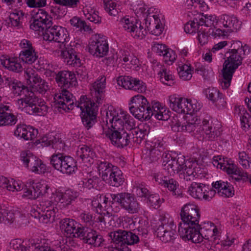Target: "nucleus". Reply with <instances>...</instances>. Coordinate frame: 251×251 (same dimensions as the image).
<instances>
[{
    "mask_svg": "<svg viewBox=\"0 0 251 251\" xmlns=\"http://www.w3.org/2000/svg\"><path fill=\"white\" fill-rule=\"evenodd\" d=\"M146 199L148 204L155 209L159 208L164 201L163 199H161L159 196L156 194L150 193Z\"/></svg>",
    "mask_w": 251,
    "mask_h": 251,
    "instance_id": "3c124183",
    "label": "nucleus"
},
{
    "mask_svg": "<svg viewBox=\"0 0 251 251\" xmlns=\"http://www.w3.org/2000/svg\"><path fill=\"white\" fill-rule=\"evenodd\" d=\"M184 169L182 172L180 173L179 176L186 181H190L194 179L197 175V171L199 168L196 167L195 163L188 161L184 165Z\"/></svg>",
    "mask_w": 251,
    "mask_h": 251,
    "instance_id": "4c0bfd02",
    "label": "nucleus"
},
{
    "mask_svg": "<svg viewBox=\"0 0 251 251\" xmlns=\"http://www.w3.org/2000/svg\"><path fill=\"white\" fill-rule=\"evenodd\" d=\"M17 117L12 113L9 106L0 104V127L12 126L16 124Z\"/></svg>",
    "mask_w": 251,
    "mask_h": 251,
    "instance_id": "bb28decb",
    "label": "nucleus"
},
{
    "mask_svg": "<svg viewBox=\"0 0 251 251\" xmlns=\"http://www.w3.org/2000/svg\"><path fill=\"white\" fill-rule=\"evenodd\" d=\"M223 24L225 27H228L229 32H234L240 29L241 22L234 15L224 14L221 17Z\"/></svg>",
    "mask_w": 251,
    "mask_h": 251,
    "instance_id": "e433bc0d",
    "label": "nucleus"
},
{
    "mask_svg": "<svg viewBox=\"0 0 251 251\" xmlns=\"http://www.w3.org/2000/svg\"><path fill=\"white\" fill-rule=\"evenodd\" d=\"M162 165L164 169L170 175L178 173L183 170L185 159L184 155H177L172 156L169 152H164L162 154Z\"/></svg>",
    "mask_w": 251,
    "mask_h": 251,
    "instance_id": "dca6fc26",
    "label": "nucleus"
},
{
    "mask_svg": "<svg viewBox=\"0 0 251 251\" xmlns=\"http://www.w3.org/2000/svg\"><path fill=\"white\" fill-rule=\"evenodd\" d=\"M138 223L139 225L137 228V234L139 235L141 240L145 242L148 236L149 223L146 220L143 219L140 220Z\"/></svg>",
    "mask_w": 251,
    "mask_h": 251,
    "instance_id": "49530a36",
    "label": "nucleus"
},
{
    "mask_svg": "<svg viewBox=\"0 0 251 251\" xmlns=\"http://www.w3.org/2000/svg\"><path fill=\"white\" fill-rule=\"evenodd\" d=\"M186 27V24L184 25V30L187 33L194 34L197 32V39L201 45L203 46L207 43L209 36L210 35V30L207 31L205 28H203V26H196L194 29L191 30H187Z\"/></svg>",
    "mask_w": 251,
    "mask_h": 251,
    "instance_id": "f704fd0d",
    "label": "nucleus"
},
{
    "mask_svg": "<svg viewBox=\"0 0 251 251\" xmlns=\"http://www.w3.org/2000/svg\"><path fill=\"white\" fill-rule=\"evenodd\" d=\"M204 93L206 98L213 103L219 98L221 93L217 89L214 87L206 89L204 90Z\"/></svg>",
    "mask_w": 251,
    "mask_h": 251,
    "instance_id": "bf43d9fd",
    "label": "nucleus"
},
{
    "mask_svg": "<svg viewBox=\"0 0 251 251\" xmlns=\"http://www.w3.org/2000/svg\"><path fill=\"white\" fill-rule=\"evenodd\" d=\"M239 162L243 168H250L251 165V158L245 152H240L239 153Z\"/></svg>",
    "mask_w": 251,
    "mask_h": 251,
    "instance_id": "e2e57ef3",
    "label": "nucleus"
},
{
    "mask_svg": "<svg viewBox=\"0 0 251 251\" xmlns=\"http://www.w3.org/2000/svg\"><path fill=\"white\" fill-rule=\"evenodd\" d=\"M21 159L24 165L33 172H38L37 165L40 164V159L29 151H24L21 153Z\"/></svg>",
    "mask_w": 251,
    "mask_h": 251,
    "instance_id": "7c9ffc66",
    "label": "nucleus"
},
{
    "mask_svg": "<svg viewBox=\"0 0 251 251\" xmlns=\"http://www.w3.org/2000/svg\"><path fill=\"white\" fill-rule=\"evenodd\" d=\"M159 220L161 224L155 230L157 237L164 243L173 241L176 236V226L174 224L173 218L166 213L160 216Z\"/></svg>",
    "mask_w": 251,
    "mask_h": 251,
    "instance_id": "4468645a",
    "label": "nucleus"
},
{
    "mask_svg": "<svg viewBox=\"0 0 251 251\" xmlns=\"http://www.w3.org/2000/svg\"><path fill=\"white\" fill-rule=\"evenodd\" d=\"M111 199L109 200V204L112 208L113 205L118 203L122 208L128 213H137L140 210V204L137 199L131 194L122 192L117 194H110Z\"/></svg>",
    "mask_w": 251,
    "mask_h": 251,
    "instance_id": "f8f14e48",
    "label": "nucleus"
},
{
    "mask_svg": "<svg viewBox=\"0 0 251 251\" xmlns=\"http://www.w3.org/2000/svg\"><path fill=\"white\" fill-rule=\"evenodd\" d=\"M155 181L159 184L167 187L172 192V195L177 198L182 194L178 189V183L174 179L169 178L167 176H163L161 174H155L153 176Z\"/></svg>",
    "mask_w": 251,
    "mask_h": 251,
    "instance_id": "5701e85b",
    "label": "nucleus"
},
{
    "mask_svg": "<svg viewBox=\"0 0 251 251\" xmlns=\"http://www.w3.org/2000/svg\"><path fill=\"white\" fill-rule=\"evenodd\" d=\"M218 229L211 222H205L202 224L199 225L195 231L192 232L187 240L193 243H200L203 239L212 241L214 237L218 238L219 234Z\"/></svg>",
    "mask_w": 251,
    "mask_h": 251,
    "instance_id": "2eb2a0df",
    "label": "nucleus"
},
{
    "mask_svg": "<svg viewBox=\"0 0 251 251\" xmlns=\"http://www.w3.org/2000/svg\"><path fill=\"white\" fill-rule=\"evenodd\" d=\"M236 171H234L233 173H230V174L233 175L232 176L233 179H234L236 181L241 180L246 181L249 179H250V177H249L246 173L240 170L237 167H236Z\"/></svg>",
    "mask_w": 251,
    "mask_h": 251,
    "instance_id": "69168bd1",
    "label": "nucleus"
},
{
    "mask_svg": "<svg viewBox=\"0 0 251 251\" xmlns=\"http://www.w3.org/2000/svg\"><path fill=\"white\" fill-rule=\"evenodd\" d=\"M24 185L21 182L16 181L13 179L11 180H8L7 183L6 188L9 191L14 192L19 191L23 189Z\"/></svg>",
    "mask_w": 251,
    "mask_h": 251,
    "instance_id": "338daca9",
    "label": "nucleus"
},
{
    "mask_svg": "<svg viewBox=\"0 0 251 251\" xmlns=\"http://www.w3.org/2000/svg\"><path fill=\"white\" fill-rule=\"evenodd\" d=\"M188 192L192 197L196 199L209 201L212 198L209 195V192L207 191L206 186L202 183L192 182L189 187Z\"/></svg>",
    "mask_w": 251,
    "mask_h": 251,
    "instance_id": "b1692460",
    "label": "nucleus"
},
{
    "mask_svg": "<svg viewBox=\"0 0 251 251\" xmlns=\"http://www.w3.org/2000/svg\"><path fill=\"white\" fill-rule=\"evenodd\" d=\"M182 97H181L176 94L171 95L169 97L170 107L173 111L177 113V111H180L179 108L181 105V103L182 101L181 99H182Z\"/></svg>",
    "mask_w": 251,
    "mask_h": 251,
    "instance_id": "8fccbe9b",
    "label": "nucleus"
},
{
    "mask_svg": "<svg viewBox=\"0 0 251 251\" xmlns=\"http://www.w3.org/2000/svg\"><path fill=\"white\" fill-rule=\"evenodd\" d=\"M147 18L145 19L146 26L150 30L152 34L160 35L163 31V25L161 22V14H159L157 9L153 7L148 8Z\"/></svg>",
    "mask_w": 251,
    "mask_h": 251,
    "instance_id": "f3484780",
    "label": "nucleus"
},
{
    "mask_svg": "<svg viewBox=\"0 0 251 251\" xmlns=\"http://www.w3.org/2000/svg\"><path fill=\"white\" fill-rule=\"evenodd\" d=\"M212 187L217 191L218 195L223 197H230L234 195L232 185L227 181L219 180L212 183Z\"/></svg>",
    "mask_w": 251,
    "mask_h": 251,
    "instance_id": "72a5a7b5",
    "label": "nucleus"
},
{
    "mask_svg": "<svg viewBox=\"0 0 251 251\" xmlns=\"http://www.w3.org/2000/svg\"><path fill=\"white\" fill-rule=\"evenodd\" d=\"M75 220L70 218H65L60 222V227L66 233L67 237H75L79 234L81 226Z\"/></svg>",
    "mask_w": 251,
    "mask_h": 251,
    "instance_id": "393cba45",
    "label": "nucleus"
},
{
    "mask_svg": "<svg viewBox=\"0 0 251 251\" xmlns=\"http://www.w3.org/2000/svg\"><path fill=\"white\" fill-rule=\"evenodd\" d=\"M117 82L119 86L126 89L140 93L145 92L147 88L145 83L142 80L128 75L119 76L117 78Z\"/></svg>",
    "mask_w": 251,
    "mask_h": 251,
    "instance_id": "a211bd4d",
    "label": "nucleus"
},
{
    "mask_svg": "<svg viewBox=\"0 0 251 251\" xmlns=\"http://www.w3.org/2000/svg\"><path fill=\"white\" fill-rule=\"evenodd\" d=\"M171 127L175 132L196 131L200 134L203 138L209 141L215 140L221 134L220 128H216L212 126V122L203 119L201 120L197 116L191 115L188 120L181 124L177 118H174Z\"/></svg>",
    "mask_w": 251,
    "mask_h": 251,
    "instance_id": "39448f33",
    "label": "nucleus"
},
{
    "mask_svg": "<svg viewBox=\"0 0 251 251\" xmlns=\"http://www.w3.org/2000/svg\"><path fill=\"white\" fill-rule=\"evenodd\" d=\"M52 22L48 19V41L57 43L55 49L52 48V43L49 44L50 51L55 56L64 58V61L67 65L75 67H79L81 65L80 60L75 50L72 48H68L69 45L72 47L75 46L74 43L67 44L70 39L68 31L61 26H52Z\"/></svg>",
    "mask_w": 251,
    "mask_h": 251,
    "instance_id": "7ed1b4c3",
    "label": "nucleus"
},
{
    "mask_svg": "<svg viewBox=\"0 0 251 251\" xmlns=\"http://www.w3.org/2000/svg\"><path fill=\"white\" fill-rule=\"evenodd\" d=\"M59 135L55 132L48 133V147H50L52 149H57L61 144L59 141Z\"/></svg>",
    "mask_w": 251,
    "mask_h": 251,
    "instance_id": "5fc2aeb1",
    "label": "nucleus"
},
{
    "mask_svg": "<svg viewBox=\"0 0 251 251\" xmlns=\"http://www.w3.org/2000/svg\"><path fill=\"white\" fill-rule=\"evenodd\" d=\"M61 169V172L63 174H73L77 169L76 162L70 156H64Z\"/></svg>",
    "mask_w": 251,
    "mask_h": 251,
    "instance_id": "58836bf2",
    "label": "nucleus"
},
{
    "mask_svg": "<svg viewBox=\"0 0 251 251\" xmlns=\"http://www.w3.org/2000/svg\"><path fill=\"white\" fill-rule=\"evenodd\" d=\"M55 76V79L59 86L63 87L61 93L55 94L53 97V101L51 103V108L55 111L60 113L69 110L73 103V95L67 88L75 86L77 80L74 73L69 71H62L57 74L49 70L48 68V76Z\"/></svg>",
    "mask_w": 251,
    "mask_h": 251,
    "instance_id": "20e7f679",
    "label": "nucleus"
},
{
    "mask_svg": "<svg viewBox=\"0 0 251 251\" xmlns=\"http://www.w3.org/2000/svg\"><path fill=\"white\" fill-rule=\"evenodd\" d=\"M11 247L14 250L21 251H26L27 244L25 241L22 242L21 239H16L12 240L10 242Z\"/></svg>",
    "mask_w": 251,
    "mask_h": 251,
    "instance_id": "680f3d73",
    "label": "nucleus"
},
{
    "mask_svg": "<svg viewBox=\"0 0 251 251\" xmlns=\"http://www.w3.org/2000/svg\"><path fill=\"white\" fill-rule=\"evenodd\" d=\"M133 190L137 197L140 198H147L151 193L148 186L143 182L136 181Z\"/></svg>",
    "mask_w": 251,
    "mask_h": 251,
    "instance_id": "c03bdc74",
    "label": "nucleus"
},
{
    "mask_svg": "<svg viewBox=\"0 0 251 251\" xmlns=\"http://www.w3.org/2000/svg\"><path fill=\"white\" fill-rule=\"evenodd\" d=\"M161 81L168 86H172L175 83L174 76L172 72L166 69H163L158 74Z\"/></svg>",
    "mask_w": 251,
    "mask_h": 251,
    "instance_id": "a18cd8bd",
    "label": "nucleus"
},
{
    "mask_svg": "<svg viewBox=\"0 0 251 251\" xmlns=\"http://www.w3.org/2000/svg\"><path fill=\"white\" fill-rule=\"evenodd\" d=\"M217 23V20L214 15H200L195 18L193 21L186 23V28L187 30H191L194 29L196 26H203V28L209 27V30H210L212 27L215 26Z\"/></svg>",
    "mask_w": 251,
    "mask_h": 251,
    "instance_id": "4be33fe9",
    "label": "nucleus"
},
{
    "mask_svg": "<svg viewBox=\"0 0 251 251\" xmlns=\"http://www.w3.org/2000/svg\"><path fill=\"white\" fill-rule=\"evenodd\" d=\"M98 169L102 179L110 185L119 187L123 184L125 178L121 170L107 161H99Z\"/></svg>",
    "mask_w": 251,
    "mask_h": 251,
    "instance_id": "1a4fd4ad",
    "label": "nucleus"
},
{
    "mask_svg": "<svg viewBox=\"0 0 251 251\" xmlns=\"http://www.w3.org/2000/svg\"><path fill=\"white\" fill-rule=\"evenodd\" d=\"M150 132L149 126L147 125H140L137 128H132L130 130L132 140L134 143L140 144Z\"/></svg>",
    "mask_w": 251,
    "mask_h": 251,
    "instance_id": "c9c22d12",
    "label": "nucleus"
},
{
    "mask_svg": "<svg viewBox=\"0 0 251 251\" xmlns=\"http://www.w3.org/2000/svg\"><path fill=\"white\" fill-rule=\"evenodd\" d=\"M180 217L182 222L179 224L178 232L180 237L186 241L199 226V209L194 204H186L181 209Z\"/></svg>",
    "mask_w": 251,
    "mask_h": 251,
    "instance_id": "0eeeda50",
    "label": "nucleus"
},
{
    "mask_svg": "<svg viewBox=\"0 0 251 251\" xmlns=\"http://www.w3.org/2000/svg\"><path fill=\"white\" fill-rule=\"evenodd\" d=\"M47 13L46 11L39 9L36 13V19L30 24L31 29L36 31L39 36H42L45 41H47Z\"/></svg>",
    "mask_w": 251,
    "mask_h": 251,
    "instance_id": "412c9836",
    "label": "nucleus"
},
{
    "mask_svg": "<svg viewBox=\"0 0 251 251\" xmlns=\"http://www.w3.org/2000/svg\"><path fill=\"white\" fill-rule=\"evenodd\" d=\"M236 167L231 159L226 158L223 163V165L220 166V168L226 172L228 174H230V173H233L234 171H236Z\"/></svg>",
    "mask_w": 251,
    "mask_h": 251,
    "instance_id": "13d9d810",
    "label": "nucleus"
},
{
    "mask_svg": "<svg viewBox=\"0 0 251 251\" xmlns=\"http://www.w3.org/2000/svg\"><path fill=\"white\" fill-rule=\"evenodd\" d=\"M28 186L31 187L26 189V190L24 192L22 196L23 198H27L29 199L34 200L43 196L46 193L47 190V185L45 186H43L41 183H34L32 180H29V182H27Z\"/></svg>",
    "mask_w": 251,
    "mask_h": 251,
    "instance_id": "a878e982",
    "label": "nucleus"
},
{
    "mask_svg": "<svg viewBox=\"0 0 251 251\" xmlns=\"http://www.w3.org/2000/svg\"><path fill=\"white\" fill-rule=\"evenodd\" d=\"M64 156L61 153L52 155L50 159V164L56 170L61 172V168L63 163Z\"/></svg>",
    "mask_w": 251,
    "mask_h": 251,
    "instance_id": "864d4df0",
    "label": "nucleus"
},
{
    "mask_svg": "<svg viewBox=\"0 0 251 251\" xmlns=\"http://www.w3.org/2000/svg\"><path fill=\"white\" fill-rule=\"evenodd\" d=\"M71 25L78 30L88 31L90 29L89 26L87 25L85 22L80 18L75 16L70 20Z\"/></svg>",
    "mask_w": 251,
    "mask_h": 251,
    "instance_id": "09e8293b",
    "label": "nucleus"
},
{
    "mask_svg": "<svg viewBox=\"0 0 251 251\" xmlns=\"http://www.w3.org/2000/svg\"><path fill=\"white\" fill-rule=\"evenodd\" d=\"M165 150L164 143L163 142L157 140L153 143L147 154L149 160L154 162L157 161L160 157L162 158L163 153L168 152Z\"/></svg>",
    "mask_w": 251,
    "mask_h": 251,
    "instance_id": "473e14b6",
    "label": "nucleus"
},
{
    "mask_svg": "<svg viewBox=\"0 0 251 251\" xmlns=\"http://www.w3.org/2000/svg\"><path fill=\"white\" fill-rule=\"evenodd\" d=\"M108 44L106 40L99 35H96L89 44L88 50L93 56L102 57L108 51Z\"/></svg>",
    "mask_w": 251,
    "mask_h": 251,
    "instance_id": "aec40b11",
    "label": "nucleus"
},
{
    "mask_svg": "<svg viewBox=\"0 0 251 251\" xmlns=\"http://www.w3.org/2000/svg\"><path fill=\"white\" fill-rule=\"evenodd\" d=\"M108 202H109V198L106 196L102 198L100 196V197L94 199L91 202L92 209L96 212L100 214L97 218L96 221L100 224L103 223L104 225L106 222L105 218L101 215V213L103 211H105L107 209V204Z\"/></svg>",
    "mask_w": 251,
    "mask_h": 251,
    "instance_id": "c85d7f7f",
    "label": "nucleus"
},
{
    "mask_svg": "<svg viewBox=\"0 0 251 251\" xmlns=\"http://www.w3.org/2000/svg\"><path fill=\"white\" fill-rule=\"evenodd\" d=\"M0 64L5 68L12 72L18 73L22 70L21 64L14 58H1L0 59Z\"/></svg>",
    "mask_w": 251,
    "mask_h": 251,
    "instance_id": "ea45409f",
    "label": "nucleus"
},
{
    "mask_svg": "<svg viewBox=\"0 0 251 251\" xmlns=\"http://www.w3.org/2000/svg\"><path fill=\"white\" fill-rule=\"evenodd\" d=\"M106 78L104 76L99 77L93 84L91 94L96 99L98 104H101L105 97Z\"/></svg>",
    "mask_w": 251,
    "mask_h": 251,
    "instance_id": "cd10ccee",
    "label": "nucleus"
},
{
    "mask_svg": "<svg viewBox=\"0 0 251 251\" xmlns=\"http://www.w3.org/2000/svg\"><path fill=\"white\" fill-rule=\"evenodd\" d=\"M47 207V206H46L45 207H42L41 208V211L42 213H41V212L37 211L35 209L31 211V215L32 216H34L35 218L38 217L39 219V221L40 222L43 223H47V222L46 221L47 218V211H46V208ZM39 209H41V208H39Z\"/></svg>",
    "mask_w": 251,
    "mask_h": 251,
    "instance_id": "0e129e2a",
    "label": "nucleus"
},
{
    "mask_svg": "<svg viewBox=\"0 0 251 251\" xmlns=\"http://www.w3.org/2000/svg\"><path fill=\"white\" fill-rule=\"evenodd\" d=\"M77 197V192L72 189L66 190L64 193L56 191L52 193L48 203L50 204V205H48V212H50L48 214L50 215V217H48L49 221L53 222L54 221L56 210H57L55 206L57 203L60 202L63 204V206H67L75 201Z\"/></svg>",
    "mask_w": 251,
    "mask_h": 251,
    "instance_id": "9b49d317",
    "label": "nucleus"
},
{
    "mask_svg": "<svg viewBox=\"0 0 251 251\" xmlns=\"http://www.w3.org/2000/svg\"><path fill=\"white\" fill-rule=\"evenodd\" d=\"M15 219L14 214L12 211L0 209V223H12Z\"/></svg>",
    "mask_w": 251,
    "mask_h": 251,
    "instance_id": "4d7b16f0",
    "label": "nucleus"
},
{
    "mask_svg": "<svg viewBox=\"0 0 251 251\" xmlns=\"http://www.w3.org/2000/svg\"><path fill=\"white\" fill-rule=\"evenodd\" d=\"M136 21H138V20H134L133 18L125 17L121 19L120 20V24L125 30L130 33L135 24H136Z\"/></svg>",
    "mask_w": 251,
    "mask_h": 251,
    "instance_id": "603ef678",
    "label": "nucleus"
},
{
    "mask_svg": "<svg viewBox=\"0 0 251 251\" xmlns=\"http://www.w3.org/2000/svg\"><path fill=\"white\" fill-rule=\"evenodd\" d=\"M77 237L82 238L83 241L94 247L102 246L104 239L102 236L91 228L82 226Z\"/></svg>",
    "mask_w": 251,
    "mask_h": 251,
    "instance_id": "6ab92c4d",
    "label": "nucleus"
},
{
    "mask_svg": "<svg viewBox=\"0 0 251 251\" xmlns=\"http://www.w3.org/2000/svg\"><path fill=\"white\" fill-rule=\"evenodd\" d=\"M77 107L81 110L80 116L84 126L88 129L90 128L96 122L98 110L97 104L86 96H82L78 102Z\"/></svg>",
    "mask_w": 251,
    "mask_h": 251,
    "instance_id": "9d476101",
    "label": "nucleus"
},
{
    "mask_svg": "<svg viewBox=\"0 0 251 251\" xmlns=\"http://www.w3.org/2000/svg\"><path fill=\"white\" fill-rule=\"evenodd\" d=\"M19 57L23 62L28 64L34 63L37 59L33 49L24 50L20 52Z\"/></svg>",
    "mask_w": 251,
    "mask_h": 251,
    "instance_id": "79ce46f5",
    "label": "nucleus"
},
{
    "mask_svg": "<svg viewBox=\"0 0 251 251\" xmlns=\"http://www.w3.org/2000/svg\"><path fill=\"white\" fill-rule=\"evenodd\" d=\"M58 4L71 8H76L80 4V0H53Z\"/></svg>",
    "mask_w": 251,
    "mask_h": 251,
    "instance_id": "052dcab7",
    "label": "nucleus"
},
{
    "mask_svg": "<svg viewBox=\"0 0 251 251\" xmlns=\"http://www.w3.org/2000/svg\"><path fill=\"white\" fill-rule=\"evenodd\" d=\"M106 119L107 122L109 120L111 128L106 126L103 127L102 134L117 147L123 148L128 146L132 140L130 130L135 126L133 118L124 111L110 107L106 112Z\"/></svg>",
    "mask_w": 251,
    "mask_h": 251,
    "instance_id": "f03ea898",
    "label": "nucleus"
},
{
    "mask_svg": "<svg viewBox=\"0 0 251 251\" xmlns=\"http://www.w3.org/2000/svg\"><path fill=\"white\" fill-rule=\"evenodd\" d=\"M231 48L225 56L226 58L222 70L223 80L221 86L223 89H227L230 85L233 73L238 67L242 64L243 59L248 55L251 48L248 45L243 46L240 41H234Z\"/></svg>",
    "mask_w": 251,
    "mask_h": 251,
    "instance_id": "423d86ee",
    "label": "nucleus"
},
{
    "mask_svg": "<svg viewBox=\"0 0 251 251\" xmlns=\"http://www.w3.org/2000/svg\"><path fill=\"white\" fill-rule=\"evenodd\" d=\"M130 113L139 120H148L151 118V111L150 103L142 95L132 97L129 103Z\"/></svg>",
    "mask_w": 251,
    "mask_h": 251,
    "instance_id": "ddd939ff",
    "label": "nucleus"
},
{
    "mask_svg": "<svg viewBox=\"0 0 251 251\" xmlns=\"http://www.w3.org/2000/svg\"><path fill=\"white\" fill-rule=\"evenodd\" d=\"M108 235L111 240L112 247L115 251H131L127 245H137L142 242L135 231L132 232L119 229L109 232Z\"/></svg>",
    "mask_w": 251,
    "mask_h": 251,
    "instance_id": "6e6552de",
    "label": "nucleus"
},
{
    "mask_svg": "<svg viewBox=\"0 0 251 251\" xmlns=\"http://www.w3.org/2000/svg\"><path fill=\"white\" fill-rule=\"evenodd\" d=\"M25 77L30 91L21 81L12 77L4 76L5 84L9 86L15 94L21 95L23 93L25 98L18 100L19 104L25 103V108L29 114L36 113H42L46 111L47 106L42 105L40 107L37 105L38 98L34 92H38L42 94H45L47 92V85L45 80H43L37 74L36 71L31 68H28L25 71Z\"/></svg>",
    "mask_w": 251,
    "mask_h": 251,
    "instance_id": "f257e3e1",
    "label": "nucleus"
},
{
    "mask_svg": "<svg viewBox=\"0 0 251 251\" xmlns=\"http://www.w3.org/2000/svg\"><path fill=\"white\" fill-rule=\"evenodd\" d=\"M150 107H151V118L154 116L156 119L159 120L167 121L170 119L171 121V123H170L171 126L173 122L172 121H174V118L177 119L176 117H173L171 119L168 114L169 111H166L165 108L162 107L161 103L158 101H152L151 103H150Z\"/></svg>",
    "mask_w": 251,
    "mask_h": 251,
    "instance_id": "c756f323",
    "label": "nucleus"
},
{
    "mask_svg": "<svg viewBox=\"0 0 251 251\" xmlns=\"http://www.w3.org/2000/svg\"><path fill=\"white\" fill-rule=\"evenodd\" d=\"M152 50L160 56H163L165 61L174 62L176 58L175 51L167 48L163 44L153 43L152 45Z\"/></svg>",
    "mask_w": 251,
    "mask_h": 251,
    "instance_id": "2f4dec72",
    "label": "nucleus"
},
{
    "mask_svg": "<svg viewBox=\"0 0 251 251\" xmlns=\"http://www.w3.org/2000/svg\"><path fill=\"white\" fill-rule=\"evenodd\" d=\"M131 35L134 38L143 39L147 34V31L141 25L140 21H136L134 27L130 32Z\"/></svg>",
    "mask_w": 251,
    "mask_h": 251,
    "instance_id": "de8ad7c7",
    "label": "nucleus"
},
{
    "mask_svg": "<svg viewBox=\"0 0 251 251\" xmlns=\"http://www.w3.org/2000/svg\"><path fill=\"white\" fill-rule=\"evenodd\" d=\"M76 155L85 162H89L91 163L95 153L89 147L84 145L78 148Z\"/></svg>",
    "mask_w": 251,
    "mask_h": 251,
    "instance_id": "a19ab883",
    "label": "nucleus"
},
{
    "mask_svg": "<svg viewBox=\"0 0 251 251\" xmlns=\"http://www.w3.org/2000/svg\"><path fill=\"white\" fill-rule=\"evenodd\" d=\"M104 6L105 11L111 16H115L119 12V9L117 8V4L112 0L104 1Z\"/></svg>",
    "mask_w": 251,
    "mask_h": 251,
    "instance_id": "6e6d98bb",
    "label": "nucleus"
},
{
    "mask_svg": "<svg viewBox=\"0 0 251 251\" xmlns=\"http://www.w3.org/2000/svg\"><path fill=\"white\" fill-rule=\"evenodd\" d=\"M78 218L81 222L86 223L88 225H91L93 223L94 217L93 215L89 212H82L79 214Z\"/></svg>",
    "mask_w": 251,
    "mask_h": 251,
    "instance_id": "774afa93",
    "label": "nucleus"
},
{
    "mask_svg": "<svg viewBox=\"0 0 251 251\" xmlns=\"http://www.w3.org/2000/svg\"><path fill=\"white\" fill-rule=\"evenodd\" d=\"M179 77L184 80H190L192 76V71L190 65L181 63L177 69Z\"/></svg>",
    "mask_w": 251,
    "mask_h": 251,
    "instance_id": "37998d69",
    "label": "nucleus"
}]
</instances>
